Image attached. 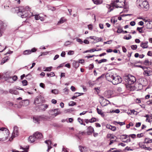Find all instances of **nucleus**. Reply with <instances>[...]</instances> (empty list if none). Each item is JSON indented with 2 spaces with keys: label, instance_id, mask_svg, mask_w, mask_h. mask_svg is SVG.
<instances>
[{
  "label": "nucleus",
  "instance_id": "obj_1",
  "mask_svg": "<svg viewBox=\"0 0 152 152\" xmlns=\"http://www.w3.org/2000/svg\"><path fill=\"white\" fill-rule=\"evenodd\" d=\"M106 79L108 81L111 82L114 85H117L121 82V79L119 76H115L112 72H110L106 73L105 75Z\"/></svg>",
  "mask_w": 152,
  "mask_h": 152
},
{
  "label": "nucleus",
  "instance_id": "obj_2",
  "mask_svg": "<svg viewBox=\"0 0 152 152\" xmlns=\"http://www.w3.org/2000/svg\"><path fill=\"white\" fill-rule=\"evenodd\" d=\"M9 130L7 128L2 127L0 129V141H4L7 139Z\"/></svg>",
  "mask_w": 152,
  "mask_h": 152
},
{
  "label": "nucleus",
  "instance_id": "obj_3",
  "mask_svg": "<svg viewBox=\"0 0 152 152\" xmlns=\"http://www.w3.org/2000/svg\"><path fill=\"white\" fill-rule=\"evenodd\" d=\"M126 0H114L112 1L111 4L113 7L122 8L125 5Z\"/></svg>",
  "mask_w": 152,
  "mask_h": 152
},
{
  "label": "nucleus",
  "instance_id": "obj_4",
  "mask_svg": "<svg viewBox=\"0 0 152 152\" xmlns=\"http://www.w3.org/2000/svg\"><path fill=\"white\" fill-rule=\"evenodd\" d=\"M18 10L19 11L17 12L18 15L23 18L28 17V15L26 13V11L24 10V7L22 6L19 7Z\"/></svg>",
  "mask_w": 152,
  "mask_h": 152
},
{
  "label": "nucleus",
  "instance_id": "obj_5",
  "mask_svg": "<svg viewBox=\"0 0 152 152\" xmlns=\"http://www.w3.org/2000/svg\"><path fill=\"white\" fill-rule=\"evenodd\" d=\"M125 81L127 82L129 85H131L133 84L136 81L135 77L131 75H129L126 77Z\"/></svg>",
  "mask_w": 152,
  "mask_h": 152
},
{
  "label": "nucleus",
  "instance_id": "obj_6",
  "mask_svg": "<svg viewBox=\"0 0 152 152\" xmlns=\"http://www.w3.org/2000/svg\"><path fill=\"white\" fill-rule=\"evenodd\" d=\"M46 119V116L44 115L34 116L33 118L34 122L37 124L40 123V121Z\"/></svg>",
  "mask_w": 152,
  "mask_h": 152
},
{
  "label": "nucleus",
  "instance_id": "obj_7",
  "mask_svg": "<svg viewBox=\"0 0 152 152\" xmlns=\"http://www.w3.org/2000/svg\"><path fill=\"white\" fill-rule=\"evenodd\" d=\"M143 27L145 26L148 29L152 28V20L146 18L143 19Z\"/></svg>",
  "mask_w": 152,
  "mask_h": 152
},
{
  "label": "nucleus",
  "instance_id": "obj_8",
  "mask_svg": "<svg viewBox=\"0 0 152 152\" xmlns=\"http://www.w3.org/2000/svg\"><path fill=\"white\" fill-rule=\"evenodd\" d=\"M58 110L59 109L58 108L52 109L49 110L48 113L52 115V116L55 117L61 113V112Z\"/></svg>",
  "mask_w": 152,
  "mask_h": 152
},
{
  "label": "nucleus",
  "instance_id": "obj_9",
  "mask_svg": "<svg viewBox=\"0 0 152 152\" xmlns=\"http://www.w3.org/2000/svg\"><path fill=\"white\" fill-rule=\"evenodd\" d=\"M18 135V128L17 126H15L14 127L13 131L12 134V136L11 138L10 139V141L11 140L14 138L17 137Z\"/></svg>",
  "mask_w": 152,
  "mask_h": 152
},
{
  "label": "nucleus",
  "instance_id": "obj_10",
  "mask_svg": "<svg viewBox=\"0 0 152 152\" xmlns=\"http://www.w3.org/2000/svg\"><path fill=\"white\" fill-rule=\"evenodd\" d=\"M44 100V98L42 96H37L35 99L34 104H35L36 105L37 104L42 103Z\"/></svg>",
  "mask_w": 152,
  "mask_h": 152
},
{
  "label": "nucleus",
  "instance_id": "obj_11",
  "mask_svg": "<svg viewBox=\"0 0 152 152\" xmlns=\"http://www.w3.org/2000/svg\"><path fill=\"white\" fill-rule=\"evenodd\" d=\"M33 135L37 141L39 140L43 137L42 133L38 132H35Z\"/></svg>",
  "mask_w": 152,
  "mask_h": 152
},
{
  "label": "nucleus",
  "instance_id": "obj_12",
  "mask_svg": "<svg viewBox=\"0 0 152 152\" xmlns=\"http://www.w3.org/2000/svg\"><path fill=\"white\" fill-rule=\"evenodd\" d=\"M149 8V5L148 2L146 0L143 1V10L146 11Z\"/></svg>",
  "mask_w": 152,
  "mask_h": 152
},
{
  "label": "nucleus",
  "instance_id": "obj_13",
  "mask_svg": "<svg viewBox=\"0 0 152 152\" xmlns=\"http://www.w3.org/2000/svg\"><path fill=\"white\" fill-rule=\"evenodd\" d=\"M7 26V24L2 21L0 22V29L1 30V31H4L6 29Z\"/></svg>",
  "mask_w": 152,
  "mask_h": 152
},
{
  "label": "nucleus",
  "instance_id": "obj_14",
  "mask_svg": "<svg viewBox=\"0 0 152 152\" xmlns=\"http://www.w3.org/2000/svg\"><path fill=\"white\" fill-rule=\"evenodd\" d=\"M37 50L35 48H33L31 50H26L23 52V54L24 55H28L31 54L32 52H34Z\"/></svg>",
  "mask_w": 152,
  "mask_h": 152
},
{
  "label": "nucleus",
  "instance_id": "obj_15",
  "mask_svg": "<svg viewBox=\"0 0 152 152\" xmlns=\"http://www.w3.org/2000/svg\"><path fill=\"white\" fill-rule=\"evenodd\" d=\"M48 105L46 104H43L38 106L37 108L39 109V110L41 111H45L48 107Z\"/></svg>",
  "mask_w": 152,
  "mask_h": 152
},
{
  "label": "nucleus",
  "instance_id": "obj_16",
  "mask_svg": "<svg viewBox=\"0 0 152 152\" xmlns=\"http://www.w3.org/2000/svg\"><path fill=\"white\" fill-rule=\"evenodd\" d=\"M87 130V133L88 135H91L94 131V128L91 126H89Z\"/></svg>",
  "mask_w": 152,
  "mask_h": 152
},
{
  "label": "nucleus",
  "instance_id": "obj_17",
  "mask_svg": "<svg viewBox=\"0 0 152 152\" xmlns=\"http://www.w3.org/2000/svg\"><path fill=\"white\" fill-rule=\"evenodd\" d=\"M45 142L48 145V148L47 151L48 152L49 150L52 148V147L51 146V145L52 144L51 141L50 140H45Z\"/></svg>",
  "mask_w": 152,
  "mask_h": 152
},
{
  "label": "nucleus",
  "instance_id": "obj_18",
  "mask_svg": "<svg viewBox=\"0 0 152 152\" xmlns=\"http://www.w3.org/2000/svg\"><path fill=\"white\" fill-rule=\"evenodd\" d=\"M29 104V101L28 99L23 100L20 102V104L23 106H26L28 105Z\"/></svg>",
  "mask_w": 152,
  "mask_h": 152
},
{
  "label": "nucleus",
  "instance_id": "obj_19",
  "mask_svg": "<svg viewBox=\"0 0 152 152\" xmlns=\"http://www.w3.org/2000/svg\"><path fill=\"white\" fill-rule=\"evenodd\" d=\"M106 127L108 129H111L112 131H115L116 130V127L115 126H113L110 124H107L106 125Z\"/></svg>",
  "mask_w": 152,
  "mask_h": 152
},
{
  "label": "nucleus",
  "instance_id": "obj_20",
  "mask_svg": "<svg viewBox=\"0 0 152 152\" xmlns=\"http://www.w3.org/2000/svg\"><path fill=\"white\" fill-rule=\"evenodd\" d=\"M142 63L140 61L135 62L134 64L135 67H140L142 69V66L141 65Z\"/></svg>",
  "mask_w": 152,
  "mask_h": 152
},
{
  "label": "nucleus",
  "instance_id": "obj_21",
  "mask_svg": "<svg viewBox=\"0 0 152 152\" xmlns=\"http://www.w3.org/2000/svg\"><path fill=\"white\" fill-rule=\"evenodd\" d=\"M29 140L31 142H33L37 141L34 135L30 136L29 137Z\"/></svg>",
  "mask_w": 152,
  "mask_h": 152
},
{
  "label": "nucleus",
  "instance_id": "obj_22",
  "mask_svg": "<svg viewBox=\"0 0 152 152\" xmlns=\"http://www.w3.org/2000/svg\"><path fill=\"white\" fill-rule=\"evenodd\" d=\"M79 149L81 152H86L87 151V148L85 147L80 146H79Z\"/></svg>",
  "mask_w": 152,
  "mask_h": 152
},
{
  "label": "nucleus",
  "instance_id": "obj_23",
  "mask_svg": "<svg viewBox=\"0 0 152 152\" xmlns=\"http://www.w3.org/2000/svg\"><path fill=\"white\" fill-rule=\"evenodd\" d=\"M137 6L139 8L142 5V0H137L136 1Z\"/></svg>",
  "mask_w": 152,
  "mask_h": 152
},
{
  "label": "nucleus",
  "instance_id": "obj_24",
  "mask_svg": "<svg viewBox=\"0 0 152 152\" xmlns=\"http://www.w3.org/2000/svg\"><path fill=\"white\" fill-rule=\"evenodd\" d=\"M9 92L11 94H14L15 95H17L19 94L18 91L15 89H10L9 90Z\"/></svg>",
  "mask_w": 152,
  "mask_h": 152
},
{
  "label": "nucleus",
  "instance_id": "obj_25",
  "mask_svg": "<svg viewBox=\"0 0 152 152\" xmlns=\"http://www.w3.org/2000/svg\"><path fill=\"white\" fill-rule=\"evenodd\" d=\"M72 65L74 68L76 69L79 66V64L78 61H74L72 63Z\"/></svg>",
  "mask_w": 152,
  "mask_h": 152
},
{
  "label": "nucleus",
  "instance_id": "obj_26",
  "mask_svg": "<svg viewBox=\"0 0 152 152\" xmlns=\"http://www.w3.org/2000/svg\"><path fill=\"white\" fill-rule=\"evenodd\" d=\"M143 74L147 76H149L152 74V72L151 71L146 70L144 71Z\"/></svg>",
  "mask_w": 152,
  "mask_h": 152
},
{
  "label": "nucleus",
  "instance_id": "obj_27",
  "mask_svg": "<svg viewBox=\"0 0 152 152\" xmlns=\"http://www.w3.org/2000/svg\"><path fill=\"white\" fill-rule=\"evenodd\" d=\"M5 81L9 83L13 82V79H12V77H5Z\"/></svg>",
  "mask_w": 152,
  "mask_h": 152
},
{
  "label": "nucleus",
  "instance_id": "obj_28",
  "mask_svg": "<svg viewBox=\"0 0 152 152\" xmlns=\"http://www.w3.org/2000/svg\"><path fill=\"white\" fill-rule=\"evenodd\" d=\"M80 94V93H75L74 94V96L72 97V99H74L75 98H76L77 97L81 95ZM81 94L82 95L83 94V93H82Z\"/></svg>",
  "mask_w": 152,
  "mask_h": 152
},
{
  "label": "nucleus",
  "instance_id": "obj_29",
  "mask_svg": "<svg viewBox=\"0 0 152 152\" xmlns=\"http://www.w3.org/2000/svg\"><path fill=\"white\" fill-rule=\"evenodd\" d=\"M152 142V139H150L149 138H146L144 140V143H148Z\"/></svg>",
  "mask_w": 152,
  "mask_h": 152
},
{
  "label": "nucleus",
  "instance_id": "obj_30",
  "mask_svg": "<svg viewBox=\"0 0 152 152\" xmlns=\"http://www.w3.org/2000/svg\"><path fill=\"white\" fill-rule=\"evenodd\" d=\"M106 7L109 9L107 12H109L113 10V7L112 8V7L110 5H107Z\"/></svg>",
  "mask_w": 152,
  "mask_h": 152
},
{
  "label": "nucleus",
  "instance_id": "obj_31",
  "mask_svg": "<svg viewBox=\"0 0 152 152\" xmlns=\"http://www.w3.org/2000/svg\"><path fill=\"white\" fill-rule=\"evenodd\" d=\"M100 98L102 99L103 100H104V102H105L106 104L104 105L103 106H105L109 104H110V102L107 100L106 99H104L103 96H101Z\"/></svg>",
  "mask_w": 152,
  "mask_h": 152
},
{
  "label": "nucleus",
  "instance_id": "obj_32",
  "mask_svg": "<svg viewBox=\"0 0 152 152\" xmlns=\"http://www.w3.org/2000/svg\"><path fill=\"white\" fill-rule=\"evenodd\" d=\"M107 138H110V139H114L115 137H116L115 136H113L112 134H108L107 135Z\"/></svg>",
  "mask_w": 152,
  "mask_h": 152
},
{
  "label": "nucleus",
  "instance_id": "obj_33",
  "mask_svg": "<svg viewBox=\"0 0 152 152\" xmlns=\"http://www.w3.org/2000/svg\"><path fill=\"white\" fill-rule=\"evenodd\" d=\"M144 64L146 65H151L152 63L151 61L149 62L148 60H145L144 61Z\"/></svg>",
  "mask_w": 152,
  "mask_h": 152
},
{
  "label": "nucleus",
  "instance_id": "obj_34",
  "mask_svg": "<svg viewBox=\"0 0 152 152\" xmlns=\"http://www.w3.org/2000/svg\"><path fill=\"white\" fill-rule=\"evenodd\" d=\"M9 59V58H4L2 59V61L1 63V64H3L6 62H7Z\"/></svg>",
  "mask_w": 152,
  "mask_h": 152
},
{
  "label": "nucleus",
  "instance_id": "obj_35",
  "mask_svg": "<svg viewBox=\"0 0 152 152\" xmlns=\"http://www.w3.org/2000/svg\"><path fill=\"white\" fill-rule=\"evenodd\" d=\"M47 75L48 77H50L54 76L55 75L53 72H51L50 73H47Z\"/></svg>",
  "mask_w": 152,
  "mask_h": 152
},
{
  "label": "nucleus",
  "instance_id": "obj_36",
  "mask_svg": "<svg viewBox=\"0 0 152 152\" xmlns=\"http://www.w3.org/2000/svg\"><path fill=\"white\" fill-rule=\"evenodd\" d=\"M94 40H96V41L97 42H98L100 41H102V39L101 37H96L95 39H94Z\"/></svg>",
  "mask_w": 152,
  "mask_h": 152
},
{
  "label": "nucleus",
  "instance_id": "obj_37",
  "mask_svg": "<svg viewBox=\"0 0 152 152\" xmlns=\"http://www.w3.org/2000/svg\"><path fill=\"white\" fill-rule=\"evenodd\" d=\"M120 112V110L119 109H117L115 110H110V112L112 113H119Z\"/></svg>",
  "mask_w": 152,
  "mask_h": 152
},
{
  "label": "nucleus",
  "instance_id": "obj_38",
  "mask_svg": "<svg viewBox=\"0 0 152 152\" xmlns=\"http://www.w3.org/2000/svg\"><path fill=\"white\" fill-rule=\"evenodd\" d=\"M146 117H147V118L146 119V120H147L148 119H149L148 120V122H150V119H152V115H146Z\"/></svg>",
  "mask_w": 152,
  "mask_h": 152
},
{
  "label": "nucleus",
  "instance_id": "obj_39",
  "mask_svg": "<svg viewBox=\"0 0 152 152\" xmlns=\"http://www.w3.org/2000/svg\"><path fill=\"white\" fill-rule=\"evenodd\" d=\"M66 20L64 18H61L60 20L58 21V23L61 24L63 23Z\"/></svg>",
  "mask_w": 152,
  "mask_h": 152
},
{
  "label": "nucleus",
  "instance_id": "obj_40",
  "mask_svg": "<svg viewBox=\"0 0 152 152\" xmlns=\"http://www.w3.org/2000/svg\"><path fill=\"white\" fill-rule=\"evenodd\" d=\"M51 92L54 94H56L58 93V91L57 89H55L54 90H52L51 91Z\"/></svg>",
  "mask_w": 152,
  "mask_h": 152
},
{
  "label": "nucleus",
  "instance_id": "obj_41",
  "mask_svg": "<svg viewBox=\"0 0 152 152\" xmlns=\"http://www.w3.org/2000/svg\"><path fill=\"white\" fill-rule=\"evenodd\" d=\"M123 30L122 28L121 27H120L118 28V30L117 31V32L119 33H121L123 32Z\"/></svg>",
  "mask_w": 152,
  "mask_h": 152
},
{
  "label": "nucleus",
  "instance_id": "obj_42",
  "mask_svg": "<svg viewBox=\"0 0 152 152\" xmlns=\"http://www.w3.org/2000/svg\"><path fill=\"white\" fill-rule=\"evenodd\" d=\"M128 35V37H127V36H125L124 37V39H126V40H128V39H131L132 38V37H131V35L130 34H129V35Z\"/></svg>",
  "mask_w": 152,
  "mask_h": 152
},
{
  "label": "nucleus",
  "instance_id": "obj_43",
  "mask_svg": "<svg viewBox=\"0 0 152 152\" xmlns=\"http://www.w3.org/2000/svg\"><path fill=\"white\" fill-rule=\"evenodd\" d=\"M76 103L73 101L70 102L69 104V106H73L76 105Z\"/></svg>",
  "mask_w": 152,
  "mask_h": 152
},
{
  "label": "nucleus",
  "instance_id": "obj_44",
  "mask_svg": "<svg viewBox=\"0 0 152 152\" xmlns=\"http://www.w3.org/2000/svg\"><path fill=\"white\" fill-rule=\"evenodd\" d=\"M107 61V60L106 59H103L100 60L98 61L99 64H101L102 62H105Z\"/></svg>",
  "mask_w": 152,
  "mask_h": 152
},
{
  "label": "nucleus",
  "instance_id": "obj_45",
  "mask_svg": "<svg viewBox=\"0 0 152 152\" xmlns=\"http://www.w3.org/2000/svg\"><path fill=\"white\" fill-rule=\"evenodd\" d=\"M134 126V124L132 123H130L128 124H127L126 126V128L127 129H129L130 128V126Z\"/></svg>",
  "mask_w": 152,
  "mask_h": 152
},
{
  "label": "nucleus",
  "instance_id": "obj_46",
  "mask_svg": "<svg viewBox=\"0 0 152 152\" xmlns=\"http://www.w3.org/2000/svg\"><path fill=\"white\" fill-rule=\"evenodd\" d=\"M114 124H115V123H117V124H119L120 125L122 126L123 125H124L125 124L124 122H117V121H114Z\"/></svg>",
  "mask_w": 152,
  "mask_h": 152
},
{
  "label": "nucleus",
  "instance_id": "obj_47",
  "mask_svg": "<svg viewBox=\"0 0 152 152\" xmlns=\"http://www.w3.org/2000/svg\"><path fill=\"white\" fill-rule=\"evenodd\" d=\"M29 7L28 6H26L25 7H24V10L26 11V13L28 15V11H29Z\"/></svg>",
  "mask_w": 152,
  "mask_h": 152
},
{
  "label": "nucleus",
  "instance_id": "obj_48",
  "mask_svg": "<svg viewBox=\"0 0 152 152\" xmlns=\"http://www.w3.org/2000/svg\"><path fill=\"white\" fill-rule=\"evenodd\" d=\"M96 119L95 118H93L91 119H89V122L93 123L96 121Z\"/></svg>",
  "mask_w": 152,
  "mask_h": 152
},
{
  "label": "nucleus",
  "instance_id": "obj_49",
  "mask_svg": "<svg viewBox=\"0 0 152 152\" xmlns=\"http://www.w3.org/2000/svg\"><path fill=\"white\" fill-rule=\"evenodd\" d=\"M137 31H138L140 33H142V27H137Z\"/></svg>",
  "mask_w": 152,
  "mask_h": 152
},
{
  "label": "nucleus",
  "instance_id": "obj_50",
  "mask_svg": "<svg viewBox=\"0 0 152 152\" xmlns=\"http://www.w3.org/2000/svg\"><path fill=\"white\" fill-rule=\"evenodd\" d=\"M23 85L24 86H26L27 85V81L26 80H24L22 81Z\"/></svg>",
  "mask_w": 152,
  "mask_h": 152
},
{
  "label": "nucleus",
  "instance_id": "obj_51",
  "mask_svg": "<svg viewBox=\"0 0 152 152\" xmlns=\"http://www.w3.org/2000/svg\"><path fill=\"white\" fill-rule=\"evenodd\" d=\"M6 104L7 105L10 106H13V103L11 102L10 101L7 102H6Z\"/></svg>",
  "mask_w": 152,
  "mask_h": 152
},
{
  "label": "nucleus",
  "instance_id": "obj_52",
  "mask_svg": "<svg viewBox=\"0 0 152 152\" xmlns=\"http://www.w3.org/2000/svg\"><path fill=\"white\" fill-rule=\"evenodd\" d=\"M52 67H46L45 69L44 70L45 71H51V69Z\"/></svg>",
  "mask_w": 152,
  "mask_h": 152
},
{
  "label": "nucleus",
  "instance_id": "obj_53",
  "mask_svg": "<svg viewBox=\"0 0 152 152\" xmlns=\"http://www.w3.org/2000/svg\"><path fill=\"white\" fill-rule=\"evenodd\" d=\"M131 48L133 50H136L137 48V45H132L131 46Z\"/></svg>",
  "mask_w": 152,
  "mask_h": 152
},
{
  "label": "nucleus",
  "instance_id": "obj_54",
  "mask_svg": "<svg viewBox=\"0 0 152 152\" xmlns=\"http://www.w3.org/2000/svg\"><path fill=\"white\" fill-rule=\"evenodd\" d=\"M78 121L81 124H83V120L80 118H78L77 119Z\"/></svg>",
  "mask_w": 152,
  "mask_h": 152
},
{
  "label": "nucleus",
  "instance_id": "obj_55",
  "mask_svg": "<svg viewBox=\"0 0 152 152\" xmlns=\"http://www.w3.org/2000/svg\"><path fill=\"white\" fill-rule=\"evenodd\" d=\"M76 40L77 42H79L80 44H83V42L82 40V39H80V38H77L76 39Z\"/></svg>",
  "mask_w": 152,
  "mask_h": 152
},
{
  "label": "nucleus",
  "instance_id": "obj_56",
  "mask_svg": "<svg viewBox=\"0 0 152 152\" xmlns=\"http://www.w3.org/2000/svg\"><path fill=\"white\" fill-rule=\"evenodd\" d=\"M112 40H110L109 41H107V42H104V44H110L112 43Z\"/></svg>",
  "mask_w": 152,
  "mask_h": 152
},
{
  "label": "nucleus",
  "instance_id": "obj_57",
  "mask_svg": "<svg viewBox=\"0 0 152 152\" xmlns=\"http://www.w3.org/2000/svg\"><path fill=\"white\" fill-rule=\"evenodd\" d=\"M96 110L98 113L100 115L101 113H102V110H101L99 109L98 108H97Z\"/></svg>",
  "mask_w": 152,
  "mask_h": 152
},
{
  "label": "nucleus",
  "instance_id": "obj_58",
  "mask_svg": "<svg viewBox=\"0 0 152 152\" xmlns=\"http://www.w3.org/2000/svg\"><path fill=\"white\" fill-rule=\"evenodd\" d=\"M72 42H71L70 41H67L65 42L64 45L65 46H67L69 45H70L71 43Z\"/></svg>",
  "mask_w": 152,
  "mask_h": 152
},
{
  "label": "nucleus",
  "instance_id": "obj_59",
  "mask_svg": "<svg viewBox=\"0 0 152 152\" xmlns=\"http://www.w3.org/2000/svg\"><path fill=\"white\" fill-rule=\"evenodd\" d=\"M148 42H146L144 43H143V48H147L148 47Z\"/></svg>",
  "mask_w": 152,
  "mask_h": 152
},
{
  "label": "nucleus",
  "instance_id": "obj_60",
  "mask_svg": "<svg viewBox=\"0 0 152 152\" xmlns=\"http://www.w3.org/2000/svg\"><path fill=\"white\" fill-rule=\"evenodd\" d=\"M64 92L65 94H68V91H69V89L66 88H65L64 89Z\"/></svg>",
  "mask_w": 152,
  "mask_h": 152
},
{
  "label": "nucleus",
  "instance_id": "obj_61",
  "mask_svg": "<svg viewBox=\"0 0 152 152\" xmlns=\"http://www.w3.org/2000/svg\"><path fill=\"white\" fill-rule=\"evenodd\" d=\"M12 79H13V81H16L18 79L17 76L16 75H14L12 77Z\"/></svg>",
  "mask_w": 152,
  "mask_h": 152
},
{
  "label": "nucleus",
  "instance_id": "obj_62",
  "mask_svg": "<svg viewBox=\"0 0 152 152\" xmlns=\"http://www.w3.org/2000/svg\"><path fill=\"white\" fill-rule=\"evenodd\" d=\"M94 67V66L93 64H92L90 65L89 66V69H93Z\"/></svg>",
  "mask_w": 152,
  "mask_h": 152
},
{
  "label": "nucleus",
  "instance_id": "obj_63",
  "mask_svg": "<svg viewBox=\"0 0 152 152\" xmlns=\"http://www.w3.org/2000/svg\"><path fill=\"white\" fill-rule=\"evenodd\" d=\"M93 1L94 3L96 4H99V1L97 0H92Z\"/></svg>",
  "mask_w": 152,
  "mask_h": 152
},
{
  "label": "nucleus",
  "instance_id": "obj_64",
  "mask_svg": "<svg viewBox=\"0 0 152 152\" xmlns=\"http://www.w3.org/2000/svg\"><path fill=\"white\" fill-rule=\"evenodd\" d=\"M39 86H40V87L43 88H45V85L43 83H40L39 84Z\"/></svg>",
  "mask_w": 152,
  "mask_h": 152
}]
</instances>
